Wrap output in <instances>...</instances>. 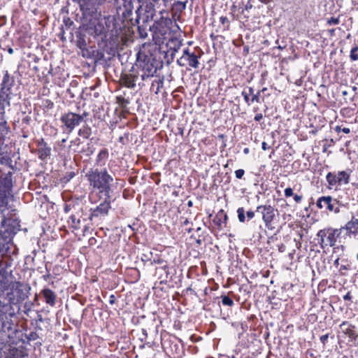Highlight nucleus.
Listing matches in <instances>:
<instances>
[{"label": "nucleus", "mask_w": 358, "mask_h": 358, "mask_svg": "<svg viewBox=\"0 0 358 358\" xmlns=\"http://www.w3.org/2000/svg\"><path fill=\"white\" fill-rule=\"evenodd\" d=\"M90 185L99 193L103 194L107 198H110L113 178L106 169L99 170L97 169L90 170L86 175Z\"/></svg>", "instance_id": "obj_1"}, {"label": "nucleus", "mask_w": 358, "mask_h": 358, "mask_svg": "<svg viewBox=\"0 0 358 358\" xmlns=\"http://www.w3.org/2000/svg\"><path fill=\"white\" fill-rule=\"evenodd\" d=\"M4 289H10V292L7 294L9 302L16 304L23 301L28 298L31 287L28 285H23L20 282L8 280L1 282Z\"/></svg>", "instance_id": "obj_2"}, {"label": "nucleus", "mask_w": 358, "mask_h": 358, "mask_svg": "<svg viewBox=\"0 0 358 358\" xmlns=\"http://www.w3.org/2000/svg\"><path fill=\"white\" fill-rule=\"evenodd\" d=\"M12 175L13 173L8 171L0 178V208L7 207L8 202L13 199Z\"/></svg>", "instance_id": "obj_3"}, {"label": "nucleus", "mask_w": 358, "mask_h": 358, "mask_svg": "<svg viewBox=\"0 0 358 358\" xmlns=\"http://www.w3.org/2000/svg\"><path fill=\"white\" fill-rule=\"evenodd\" d=\"M342 229H334L331 227L320 230L317 236L319 238V243L322 249L335 245L337 238L339 237Z\"/></svg>", "instance_id": "obj_4"}, {"label": "nucleus", "mask_w": 358, "mask_h": 358, "mask_svg": "<svg viewBox=\"0 0 358 358\" xmlns=\"http://www.w3.org/2000/svg\"><path fill=\"white\" fill-rule=\"evenodd\" d=\"M83 115L74 113H67L64 114L60 120L63 127L69 134L83 120Z\"/></svg>", "instance_id": "obj_5"}, {"label": "nucleus", "mask_w": 358, "mask_h": 358, "mask_svg": "<svg viewBox=\"0 0 358 358\" xmlns=\"http://www.w3.org/2000/svg\"><path fill=\"white\" fill-rule=\"evenodd\" d=\"M177 63L180 66L189 65V66L197 69L199 66V57L194 53L185 48L182 51V55L177 60Z\"/></svg>", "instance_id": "obj_6"}, {"label": "nucleus", "mask_w": 358, "mask_h": 358, "mask_svg": "<svg viewBox=\"0 0 358 358\" xmlns=\"http://www.w3.org/2000/svg\"><path fill=\"white\" fill-rule=\"evenodd\" d=\"M15 84V79L13 76L10 75L8 71H4L3 76L0 84V94L7 95L12 98L11 88Z\"/></svg>", "instance_id": "obj_7"}, {"label": "nucleus", "mask_w": 358, "mask_h": 358, "mask_svg": "<svg viewBox=\"0 0 358 358\" xmlns=\"http://www.w3.org/2000/svg\"><path fill=\"white\" fill-rule=\"evenodd\" d=\"M257 211L262 214V219L266 226H268L275 217V209L270 205L259 206Z\"/></svg>", "instance_id": "obj_8"}, {"label": "nucleus", "mask_w": 358, "mask_h": 358, "mask_svg": "<svg viewBox=\"0 0 358 358\" xmlns=\"http://www.w3.org/2000/svg\"><path fill=\"white\" fill-rule=\"evenodd\" d=\"M335 204L336 202H333V199L331 196L320 197L316 203L317 207L320 209L326 208L331 212L338 213L339 212V208L338 207H335Z\"/></svg>", "instance_id": "obj_9"}, {"label": "nucleus", "mask_w": 358, "mask_h": 358, "mask_svg": "<svg viewBox=\"0 0 358 358\" xmlns=\"http://www.w3.org/2000/svg\"><path fill=\"white\" fill-rule=\"evenodd\" d=\"M106 197V200L97 206L95 208L91 209L92 217L106 216L110 208V201Z\"/></svg>", "instance_id": "obj_10"}, {"label": "nucleus", "mask_w": 358, "mask_h": 358, "mask_svg": "<svg viewBox=\"0 0 358 358\" xmlns=\"http://www.w3.org/2000/svg\"><path fill=\"white\" fill-rule=\"evenodd\" d=\"M37 147L38 157L41 159L44 160L50 157L51 153V148L48 146L47 143L43 138L37 141Z\"/></svg>", "instance_id": "obj_11"}, {"label": "nucleus", "mask_w": 358, "mask_h": 358, "mask_svg": "<svg viewBox=\"0 0 358 358\" xmlns=\"http://www.w3.org/2000/svg\"><path fill=\"white\" fill-rule=\"evenodd\" d=\"M341 229L342 230L345 229L347 231V235L349 236H356L358 234V219L352 217V218L348 222L344 227Z\"/></svg>", "instance_id": "obj_12"}, {"label": "nucleus", "mask_w": 358, "mask_h": 358, "mask_svg": "<svg viewBox=\"0 0 358 358\" xmlns=\"http://www.w3.org/2000/svg\"><path fill=\"white\" fill-rule=\"evenodd\" d=\"M41 294L45 299V301L47 304L50 306H55L56 303L57 295L56 294L49 288H44L41 291Z\"/></svg>", "instance_id": "obj_13"}, {"label": "nucleus", "mask_w": 358, "mask_h": 358, "mask_svg": "<svg viewBox=\"0 0 358 358\" xmlns=\"http://www.w3.org/2000/svg\"><path fill=\"white\" fill-rule=\"evenodd\" d=\"M137 77L132 74H124L121 76L122 85L128 88H134L136 86Z\"/></svg>", "instance_id": "obj_14"}, {"label": "nucleus", "mask_w": 358, "mask_h": 358, "mask_svg": "<svg viewBox=\"0 0 358 358\" xmlns=\"http://www.w3.org/2000/svg\"><path fill=\"white\" fill-rule=\"evenodd\" d=\"M11 97L0 94V118L5 116L6 108L10 106Z\"/></svg>", "instance_id": "obj_15"}, {"label": "nucleus", "mask_w": 358, "mask_h": 358, "mask_svg": "<svg viewBox=\"0 0 358 358\" xmlns=\"http://www.w3.org/2000/svg\"><path fill=\"white\" fill-rule=\"evenodd\" d=\"M12 329V323L5 313L0 314V331H10Z\"/></svg>", "instance_id": "obj_16"}, {"label": "nucleus", "mask_w": 358, "mask_h": 358, "mask_svg": "<svg viewBox=\"0 0 358 358\" xmlns=\"http://www.w3.org/2000/svg\"><path fill=\"white\" fill-rule=\"evenodd\" d=\"M0 164L6 165L12 170L15 169V166L13 164V160L10 155H8L7 152L0 151Z\"/></svg>", "instance_id": "obj_17"}, {"label": "nucleus", "mask_w": 358, "mask_h": 358, "mask_svg": "<svg viewBox=\"0 0 358 358\" xmlns=\"http://www.w3.org/2000/svg\"><path fill=\"white\" fill-rule=\"evenodd\" d=\"M124 10L122 12V15L124 17L127 18L129 17L133 13L134 6L131 0H124Z\"/></svg>", "instance_id": "obj_18"}, {"label": "nucleus", "mask_w": 358, "mask_h": 358, "mask_svg": "<svg viewBox=\"0 0 358 358\" xmlns=\"http://www.w3.org/2000/svg\"><path fill=\"white\" fill-rule=\"evenodd\" d=\"M338 183L347 185L350 181V173L345 171H338L336 173Z\"/></svg>", "instance_id": "obj_19"}, {"label": "nucleus", "mask_w": 358, "mask_h": 358, "mask_svg": "<svg viewBox=\"0 0 358 358\" xmlns=\"http://www.w3.org/2000/svg\"><path fill=\"white\" fill-rule=\"evenodd\" d=\"M108 157V152L106 149H102L99 152L96 157V164L100 166H103Z\"/></svg>", "instance_id": "obj_20"}, {"label": "nucleus", "mask_w": 358, "mask_h": 358, "mask_svg": "<svg viewBox=\"0 0 358 358\" xmlns=\"http://www.w3.org/2000/svg\"><path fill=\"white\" fill-rule=\"evenodd\" d=\"M10 131V128L4 117L0 118V138H4Z\"/></svg>", "instance_id": "obj_21"}, {"label": "nucleus", "mask_w": 358, "mask_h": 358, "mask_svg": "<svg viewBox=\"0 0 358 358\" xmlns=\"http://www.w3.org/2000/svg\"><path fill=\"white\" fill-rule=\"evenodd\" d=\"M24 357L23 352L15 348L9 350L6 358H22Z\"/></svg>", "instance_id": "obj_22"}, {"label": "nucleus", "mask_w": 358, "mask_h": 358, "mask_svg": "<svg viewBox=\"0 0 358 358\" xmlns=\"http://www.w3.org/2000/svg\"><path fill=\"white\" fill-rule=\"evenodd\" d=\"M92 134L91 128L88 126H83L78 130V135L84 138H88Z\"/></svg>", "instance_id": "obj_23"}, {"label": "nucleus", "mask_w": 358, "mask_h": 358, "mask_svg": "<svg viewBox=\"0 0 358 358\" xmlns=\"http://www.w3.org/2000/svg\"><path fill=\"white\" fill-rule=\"evenodd\" d=\"M326 179L329 185L334 186L338 183L336 174L329 172L327 173L326 176Z\"/></svg>", "instance_id": "obj_24"}, {"label": "nucleus", "mask_w": 358, "mask_h": 358, "mask_svg": "<svg viewBox=\"0 0 358 358\" xmlns=\"http://www.w3.org/2000/svg\"><path fill=\"white\" fill-rule=\"evenodd\" d=\"M341 326L343 327L348 326L345 329H343L344 333L345 334H348L351 338L355 337V331L352 329V327L349 325L347 322H343Z\"/></svg>", "instance_id": "obj_25"}, {"label": "nucleus", "mask_w": 358, "mask_h": 358, "mask_svg": "<svg viewBox=\"0 0 358 358\" xmlns=\"http://www.w3.org/2000/svg\"><path fill=\"white\" fill-rule=\"evenodd\" d=\"M238 218L239 222H244L245 221V210L243 207H240L237 210Z\"/></svg>", "instance_id": "obj_26"}, {"label": "nucleus", "mask_w": 358, "mask_h": 358, "mask_svg": "<svg viewBox=\"0 0 358 358\" xmlns=\"http://www.w3.org/2000/svg\"><path fill=\"white\" fill-rule=\"evenodd\" d=\"M221 298H222V302L223 305L227 306H232L234 305L233 300L228 296H226V295L222 296Z\"/></svg>", "instance_id": "obj_27"}, {"label": "nucleus", "mask_w": 358, "mask_h": 358, "mask_svg": "<svg viewBox=\"0 0 358 358\" xmlns=\"http://www.w3.org/2000/svg\"><path fill=\"white\" fill-rule=\"evenodd\" d=\"M357 51H358V47L357 46H355V47L352 48V50L350 51V55L351 60H352V61L358 60Z\"/></svg>", "instance_id": "obj_28"}, {"label": "nucleus", "mask_w": 358, "mask_h": 358, "mask_svg": "<svg viewBox=\"0 0 358 358\" xmlns=\"http://www.w3.org/2000/svg\"><path fill=\"white\" fill-rule=\"evenodd\" d=\"M186 1L183 2V1H177L175 3V5L176 7H178V8L181 10H185V8H186Z\"/></svg>", "instance_id": "obj_29"}, {"label": "nucleus", "mask_w": 358, "mask_h": 358, "mask_svg": "<svg viewBox=\"0 0 358 358\" xmlns=\"http://www.w3.org/2000/svg\"><path fill=\"white\" fill-rule=\"evenodd\" d=\"M339 23V19L336 17H331L328 20L327 24L329 25H335Z\"/></svg>", "instance_id": "obj_30"}, {"label": "nucleus", "mask_w": 358, "mask_h": 358, "mask_svg": "<svg viewBox=\"0 0 358 358\" xmlns=\"http://www.w3.org/2000/svg\"><path fill=\"white\" fill-rule=\"evenodd\" d=\"M244 173H245V171L243 169H238L235 171V176L238 179L242 178Z\"/></svg>", "instance_id": "obj_31"}, {"label": "nucleus", "mask_w": 358, "mask_h": 358, "mask_svg": "<svg viewBox=\"0 0 358 358\" xmlns=\"http://www.w3.org/2000/svg\"><path fill=\"white\" fill-rule=\"evenodd\" d=\"M242 95H243V96L244 98V100H245V103H248V105H250V98H249L250 95H249V94H248V92L245 90H243L242 92Z\"/></svg>", "instance_id": "obj_32"}, {"label": "nucleus", "mask_w": 358, "mask_h": 358, "mask_svg": "<svg viewBox=\"0 0 358 358\" xmlns=\"http://www.w3.org/2000/svg\"><path fill=\"white\" fill-rule=\"evenodd\" d=\"M294 195L293 190L291 187H287L285 189V196L286 197H289Z\"/></svg>", "instance_id": "obj_33"}, {"label": "nucleus", "mask_w": 358, "mask_h": 358, "mask_svg": "<svg viewBox=\"0 0 358 358\" xmlns=\"http://www.w3.org/2000/svg\"><path fill=\"white\" fill-rule=\"evenodd\" d=\"M259 94H260V92H258L256 94H253L252 95V99H251V101L252 102H259L260 100H259Z\"/></svg>", "instance_id": "obj_34"}, {"label": "nucleus", "mask_w": 358, "mask_h": 358, "mask_svg": "<svg viewBox=\"0 0 358 358\" xmlns=\"http://www.w3.org/2000/svg\"><path fill=\"white\" fill-rule=\"evenodd\" d=\"M293 197H294V200L296 203H300L301 201V200H302V196L301 195L294 194V195H293Z\"/></svg>", "instance_id": "obj_35"}, {"label": "nucleus", "mask_w": 358, "mask_h": 358, "mask_svg": "<svg viewBox=\"0 0 358 358\" xmlns=\"http://www.w3.org/2000/svg\"><path fill=\"white\" fill-rule=\"evenodd\" d=\"M5 222V217L2 212H0V226H3Z\"/></svg>", "instance_id": "obj_36"}, {"label": "nucleus", "mask_w": 358, "mask_h": 358, "mask_svg": "<svg viewBox=\"0 0 358 358\" xmlns=\"http://www.w3.org/2000/svg\"><path fill=\"white\" fill-rule=\"evenodd\" d=\"M343 299L345 300V301H351L352 299V296H351V294L350 292H348L344 296H343Z\"/></svg>", "instance_id": "obj_37"}, {"label": "nucleus", "mask_w": 358, "mask_h": 358, "mask_svg": "<svg viewBox=\"0 0 358 358\" xmlns=\"http://www.w3.org/2000/svg\"><path fill=\"white\" fill-rule=\"evenodd\" d=\"M220 21L222 24H224L225 23L228 22V18L227 17L222 16L220 17Z\"/></svg>", "instance_id": "obj_38"}, {"label": "nucleus", "mask_w": 358, "mask_h": 358, "mask_svg": "<svg viewBox=\"0 0 358 358\" xmlns=\"http://www.w3.org/2000/svg\"><path fill=\"white\" fill-rule=\"evenodd\" d=\"M255 216V213L252 210H249L247 212V217L248 219H252Z\"/></svg>", "instance_id": "obj_39"}, {"label": "nucleus", "mask_w": 358, "mask_h": 358, "mask_svg": "<svg viewBox=\"0 0 358 358\" xmlns=\"http://www.w3.org/2000/svg\"><path fill=\"white\" fill-rule=\"evenodd\" d=\"M262 117H263L262 114V113H258V114H257V115L255 116V118H254V119H255V121H257V122H258V121L261 120L262 119Z\"/></svg>", "instance_id": "obj_40"}, {"label": "nucleus", "mask_w": 358, "mask_h": 358, "mask_svg": "<svg viewBox=\"0 0 358 358\" xmlns=\"http://www.w3.org/2000/svg\"><path fill=\"white\" fill-rule=\"evenodd\" d=\"M262 148L264 150H266L269 149V147L267 145V143L266 142H262Z\"/></svg>", "instance_id": "obj_41"}, {"label": "nucleus", "mask_w": 358, "mask_h": 358, "mask_svg": "<svg viewBox=\"0 0 358 358\" xmlns=\"http://www.w3.org/2000/svg\"><path fill=\"white\" fill-rule=\"evenodd\" d=\"M109 302L110 304H113L115 303V296L114 295H110V300H109Z\"/></svg>", "instance_id": "obj_42"}, {"label": "nucleus", "mask_w": 358, "mask_h": 358, "mask_svg": "<svg viewBox=\"0 0 358 358\" xmlns=\"http://www.w3.org/2000/svg\"><path fill=\"white\" fill-rule=\"evenodd\" d=\"M327 338H328V335H327V334H326V335H323L322 336H321V338H320V341H321L323 343H325V341L327 340Z\"/></svg>", "instance_id": "obj_43"}, {"label": "nucleus", "mask_w": 358, "mask_h": 358, "mask_svg": "<svg viewBox=\"0 0 358 358\" xmlns=\"http://www.w3.org/2000/svg\"><path fill=\"white\" fill-rule=\"evenodd\" d=\"M342 131L345 134H349L350 132V130L349 128L344 127L342 129Z\"/></svg>", "instance_id": "obj_44"}, {"label": "nucleus", "mask_w": 358, "mask_h": 358, "mask_svg": "<svg viewBox=\"0 0 358 358\" xmlns=\"http://www.w3.org/2000/svg\"><path fill=\"white\" fill-rule=\"evenodd\" d=\"M248 94H249V95H253L254 90L252 87H249Z\"/></svg>", "instance_id": "obj_45"}, {"label": "nucleus", "mask_w": 358, "mask_h": 358, "mask_svg": "<svg viewBox=\"0 0 358 358\" xmlns=\"http://www.w3.org/2000/svg\"><path fill=\"white\" fill-rule=\"evenodd\" d=\"M348 266H346V265H342L341 267H340V271H342V270H348Z\"/></svg>", "instance_id": "obj_46"}, {"label": "nucleus", "mask_w": 358, "mask_h": 358, "mask_svg": "<svg viewBox=\"0 0 358 358\" xmlns=\"http://www.w3.org/2000/svg\"><path fill=\"white\" fill-rule=\"evenodd\" d=\"M50 275V274L48 273H47L46 275H44L43 276V278L45 280H48V279L49 278Z\"/></svg>", "instance_id": "obj_47"}, {"label": "nucleus", "mask_w": 358, "mask_h": 358, "mask_svg": "<svg viewBox=\"0 0 358 358\" xmlns=\"http://www.w3.org/2000/svg\"><path fill=\"white\" fill-rule=\"evenodd\" d=\"M141 331H142V334H143V335L144 336V337H145V338H146V337H147V335H148V334H147V331H146L145 329H143L141 330Z\"/></svg>", "instance_id": "obj_48"}, {"label": "nucleus", "mask_w": 358, "mask_h": 358, "mask_svg": "<svg viewBox=\"0 0 358 358\" xmlns=\"http://www.w3.org/2000/svg\"><path fill=\"white\" fill-rule=\"evenodd\" d=\"M335 131H336V132H340V131H342V129L341 128V127H339V126H336V127H335Z\"/></svg>", "instance_id": "obj_49"}, {"label": "nucleus", "mask_w": 358, "mask_h": 358, "mask_svg": "<svg viewBox=\"0 0 358 358\" xmlns=\"http://www.w3.org/2000/svg\"><path fill=\"white\" fill-rule=\"evenodd\" d=\"M334 264L335 266H338V264H339V258H337V259L334 261Z\"/></svg>", "instance_id": "obj_50"}, {"label": "nucleus", "mask_w": 358, "mask_h": 358, "mask_svg": "<svg viewBox=\"0 0 358 358\" xmlns=\"http://www.w3.org/2000/svg\"><path fill=\"white\" fill-rule=\"evenodd\" d=\"M8 52L9 54L11 55V54L13 53V49L10 48H8Z\"/></svg>", "instance_id": "obj_51"}, {"label": "nucleus", "mask_w": 358, "mask_h": 358, "mask_svg": "<svg viewBox=\"0 0 358 358\" xmlns=\"http://www.w3.org/2000/svg\"><path fill=\"white\" fill-rule=\"evenodd\" d=\"M243 152H244V153L247 154V153L249 152V149L248 148H245Z\"/></svg>", "instance_id": "obj_52"}, {"label": "nucleus", "mask_w": 358, "mask_h": 358, "mask_svg": "<svg viewBox=\"0 0 358 358\" xmlns=\"http://www.w3.org/2000/svg\"><path fill=\"white\" fill-rule=\"evenodd\" d=\"M141 8V6H139L138 8L136 10V13L137 15H138V13Z\"/></svg>", "instance_id": "obj_53"}, {"label": "nucleus", "mask_w": 358, "mask_h": 358, "mask_svg": "<svg viewBox=\"0 0 358 358\" xmlns=\"http://www.w3.org/2000/svg\"><path fill=\"white\" fill-rule=\"evenodd\" d=\"M66 141V138H63L62 140V143H64Z\"/></svg>", "instance_id": "obj_54"}, {"label": "nucleus", "mask_w": 358, "mask_h": 358, "mask_svg": "<svg viewBox=\"0 0 358 358\" xmlns=\"http://www.w3.org/2000/svg\"><path fill=\"white\" fill-rule=\"evenodd\" d=\"M162 260H158V261H157V263H159V264H160V263H162Z\"/></svg>", "instance_id": "obj_55"}, {"label": "nucleus", "mask_w": 358, "mask_h": 358, "mask_svg": "<svg viewBox=\"0 0 358 358\" xmlns=\"http://www.w3.org/2000/svg\"><path fill=\"white\" fill-rule=\"evenodd\" d=\"M178 356H180V354H178V355H176V357L175 356L174 358L178 357Z\"/></svg>", "instance_id": "obj_56"}, {"label": "nucleus", "mask_w": 358, "mask_h": 358, "mask_svg": "<svg viewBox=\"0 0 358 358\" xmlns=\"http://www.w3.org/2000/svg\"><path fill=\"white\" fill-rule=\"evenodd\" d=\"M178 356H180V354H178V355H176V357L175 356L174 358L178 357Z\"/></svg>", "instance_id": "obj_57"}, {"label": "nucleus", "mask_w": 358, "mask_h": 358, "mask_svg": "<svg viewBox=\"0 0 358 358\" xmlns=\"http://www.w3.org/2000/svg\"><path fill=\"white\" fill-rule=\"evenodd\" d=\"M178 356H180V354H178V355H176V357L175 356L174 358L178 357Z\"/></svg>", "instance_id": "obj_58"}, {"label": "nucleus", "mask_w": 358, "mask_h": 358, "mask_svg": "<svg viewBox=\"0 0 358 358\" xmlns=\"http://www.w3.org/2000/svg\"><path fill=\"white\" fill-rule=\"evenodd\" d=\"M266 88H264V89H262V91L264 92V91H266Z\"/></svg>", "instance_id": "obj_59"}, {"label": "nucleus", "mask_w": 358, "mask_h": 358, "mask_svg": "<svg viewBox=\"0 0 358 358\" xmlns=\"http://www.w3.org/2000/svg\"><path fill=\"white\" fill-rule=\"evenodd\" d=\"M346 94H347V92H343V94H344V95H345Z\"/></svg>", "instance_id": "obj_60"}, {"label": "nucleus", "mask_w": 358, "mask_h": 358, "mask_svg": "<svg viewBox=\"0 0 358 358\" xmlns=\"http://www.w3.org/2000/svg\"><path fill=\"white\" fill-rule=\"evenodd\" d=\"M142 78H143V80H144V79H145V76H144V75H143V76H142Z\"/></svg>", "instance_id": "obj_61"}, {"label": "nucleus", "mask_w": 358, "mask_h": 358, "mask_svg": "<svg viewBox=\"0 0 358 358\" xmlns=\"http://www.w3.org/2000/svg\"><path fill=\"white\" fill-rule=\"evenodd\" d=\"M357 260H358V253H357Z\"/></svg>", "instance_id": "obj_62"}, {"label": "nucleus", "mask_w": 358, "mask_h": 358, "mask_svg": "<svg viewBox=\"0 0 358 358\" xmlns=\"http://www.w3.org/2000/svg\"><path fill=\"white\" fill-rule=\"evenodd\" d=\"M153 1H157L158 0H152Z\"/></svg>", "instance_id": "obj_63"}, {"label": "nucleus", "mask_w": 358, "mask_h": 358, "mask_svg": "<svg viewBox=\"0 0 358 358\" xmlns=\"http://www.w3.org/2000/svg\"><path fill=\"white\" fill-rule=\"evenodd\" d=\"M231 358H235V357H234V356H233Z\"/></svg>", "instance_id": "obj_64"}]
</instances>
